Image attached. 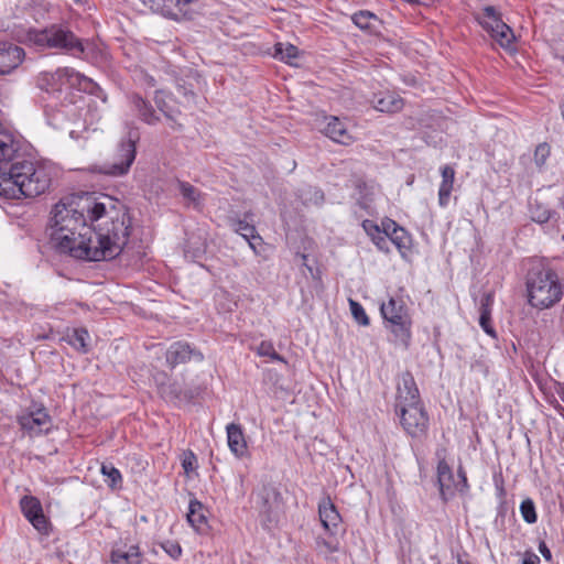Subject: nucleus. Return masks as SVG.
I'll use <instances>...</instances> for the list:
<instances>
[{"label": "nucleus", "instance_id": "5", "mask_svg": "<svg viewBox=\"0 0 564 564\" xmlns=\"http://www.w3.org/2000/svg\"><path fill=\"white\" fill-rule=\"evenodd\" d=\"M33 41L36 45L63 50L74 56H79L84 53L82 41L70 30L61 25H52L36 32Z\"/></svg>", "mask_w": 564, "mask_h": 564}, {"label": "nucleus", "instance_id": "41", "mask_svg": "<svg viewBox=\"0 0 564 564\" xmlns=\"http://www.w3.org/2000/svg\"><path fill=\"white\" fill-rule=\"evenodd\" d=\"M551 150L549 144L540 143L534 151V162L538 166H542L550 156Z\"/></svg>", "mask_w": 564, "mask_h": 564}, {"label": "nucleus", "instance_id": "13", "mask_svg": "<svg viewBox=\"0 0 564 564\" xmlns=\"http://www.w3.org/2000/svg\"><path fill=\"white\" fill-rule=\"evenodd\" d=\"M25 56L24 50L11 42H0V75H8L17 69Z\"/></svg>", "mask_w": 564, "mask_h": 564}, {"label": "nucleus", "instance_id": "51", "mask_svg": "<svg viewBox=\"0 0 564 564\" xmlns=\"http://www.w3.org/2000/svg\"><path fill=\"white\" fill-rule=\"evenodd\" d=\"M560 397L564 401V386L560 390Z\"/></svg>", "mask_w": 564, "mask_h": 564}, {"label": "nucleus", "instance_id": "36", "mask_svg": "<svg viewBox=\"0 0 564 564\" xmlns=\"http://www.w3.org/2000/svg\"><path fill=\"white\" fill-rule=\"evenodd\" d=\"M101 474L108 478L111 488L117 487V485L121 482L122 478L120 471L111 464H102Z\"/></svg>", "mask_w": 564, "mask_h": 564}, {"label": "nucleus", "instance_id": "10", "mask_svg": "<svg viewBox=\"0 0 564 564\" xmlns=\"http://www.w3.org/2000/svg\"><path fill=\"white\" fill-rule=\"evenodd\" d=\"M18 422L23 431L30 436L47 433L51 430L52 421L45 408L33 404L25 409L19 416Z\"/></svg>", "mask_w": 564, "mask_h": 564}, {"label": "nucleus", "instance_id": "17", "mask_svg": "<svg viewBox=\"0 0 564 564\" xmlns=\"http://www.w3.org/2000/svg\"><path fill=\"white\" fill-rule=\"evenodd\" d=\"M191 3L192 0H162L158 12L176 21L189 20L192 19Z\"/></svg>", "mask_w": 564, "mask_h": 564}, {"label": "nucleus", "instance_id": "15", "mask_svg": "<svg viewBox=\"0 0 564 564\" xmlns=\"http://www.w3.org/2000/svg\"><path fill=\"white\" fill-rule=\"evenodd\" d=\"M192 359L200 361L203 360V355L192 349L186 343H174L166 351V361L172 367Z\"/></svg>", "mask_w": 564, "mask_h": 564}, {"label": "nucleus", "instance_id": "21", "mask_svg": "<svg viewBox=\"0 0 564 564\" xmlns=\"http://www.w3.org/2000/svg\"><path fill=\"white\" fill-rule=\"evenodd\" d=\"M226 431L230 451L236 456L241 457L247 451V443L241 426L236 423H230L227 425Z\"/></svg>", "mask_w": 564, "mask_h": 564}, {"label": "nucleus", "instance_id": "20", "mask_svg": "<svg viewBox=\"0 0 564 564\" xmlns=\"http://www.w3.org/2000/svg\"><path fill=\"white\" fill-rule=\"evenodd\" d=\"M442 182L438 188V204L441 207H446L449 202L451 194L454 187L455 170L451 165H444L441 169Z\"/></svg>", "mask_w": 564, "mask_h": 564}, {"label": "nucleus", "instance_id": "14", "mask_svg": "<svg viewBox=\"0 0 564 564\" xmlns=\"http://www.w3.org/2000/svg\"><path fill=\"white\" fill-rule=\"evenodd\" d=\"M318 514L322 525L329 534H335L341 522V517L329 497L318 503Z\"/></svg>", "mask_w": 564, "mask_h": 564}, {"label": "nucleus", "instance_id": "2", "mask_svg": "<svg viewBox=\"0 0 564 564\" xmlns=\"http://www.w3.org/2000/svg\"><path fill=\"white\" fill-rule=\"evenodd\" d=\"M46 169L21 160L0 167V196L8 199L36 197L50 187Z\"/></svg>", "mask_w": 564, "mask_h": 564}, {"label": "nucleus", "instance_id": "25", "mask_svg": "<svg viewBox=\"0 0 564 564\" xmlns=\"http://www.w3.org/2000/svg\"><path fill=\"white\" fill-rule=\"evenodd\" d=\"M207 510L203 506L200 501L197 499H192L188 505V512L186 514L188 523L195 529L197 532L204 531L207 527Z\"/></svg>", "mask_w": 564, "mask_h": 564}, {"label": "nucleus", "instance_id": "35", "mask_svg": "<svg viewBox=\"0 0 564 564\" xmlns=\"http://www.w3.org/2000/svg\"><path fill=\"white\" fill-rule=\"evenodd\" d=\"M520 512H521L523 520L527 523L533 524L536 522L538 516H536V511H535V506H534V502L530 498H528L521 502Z\"/></svg>", "mask_w": 564, "mask_h": 564}, {"label": "nucleus", "instance_id": "33", "mask_svg": "<svg viewBox=\"0 0 564 564\" xmlns=\"http://www.w3.org/2000/svg\"><path fill=\"white\" fill-rule=\"evenodd\" d=\"M297 55V47L290 43H276L274 45V57L281 59L282 62L292 64V59L296 58Z\"/></svg>", "mask_w": 564, "mask_h": 564}, {"label": "nucleus", "instance_id": "31", "mask_svg": "<svg viewBox=\"0 0 564 564\" xmlns=\"http://www.w3.org/2000/svg\"><path fill=\"white\" fill-rule=\"evenodd\" d=\"M178 189L183 198L192 204L194 207H198L202 202V193L187 182L178 181Z\"/></svg>", "mask_w": 564, "mask_h": 564}, {"label": "nucleus", "instance_id": "30", "mask_svg": "<svg viewBox=\"0 0 564 564\" xmlns=\"http://www.w3.org/2000/svg\"><path fill=\"white\" fill-rule=\"evenodd\" d=\"M529 213L531 220L540 225L546 224L555 214L546 205L538 200L530 204Z\"/></svg>", "mask_w": 564, "mask_h": 564}, {"label": "nucleus", "instance_id": "12", "mask_svg": "<svg viewBox=\"0 0 564 564\" xmlns=\"http://www.w3.org/2000/svg\"><path fill=\"white\" fill-rule=\"evenodd\" d=\"M23 516L42 534H48L50 522L43 512L40 500L33 496H24L20 500Z\"/></svg>", "mask_w": 564, "mask_h": 564}, {"label": "nucleus", "instance_id": "8", "mask_svg": "<svg viewBox=\"0 0 564 564\" xmlns=\"http://www.w3.org/2000/svg\"><path fill=\"white\" fill-rule=\"evenodd\" d=\"M281 508V494L273 487L265 486L258 495V511L261 525L271 530L278 524Z\"/></svg>", "mask_w": 564, "mask_h": 564}, {"label": "nucleus", "instance_id": "28", "mask_svg": "<svg viewBox=\"0 0 564 564\" xmlns=\"http://www.w3.org/2000/svg\"><path fill=\"white\" fill-rule=\"evenodd\" d=\"M362 227L379 250L389 252L390 239L377 224L367 219L362 223Z\"/></svg>", "mask_w": 564, "mask_h": 564}, {"label": "nucleus", "instance_id": "34", "mask_svg": "<svg viewBox=\"0 0 564 564\" xmlns=\"http://www.w3.org/2000/svg\"><path fill=\"white\" fill-rule=\"evenodd\" d=\"M88 339L89 334L84 328L74 329L70 335H68V343L82 352L88 351Z\"/></svg>", "mask_w": 564, "mask_h": 564}, {"label": "nucleus", "instance_id": "22", "mask_svg": "<svg viewBox=\"0 0 564 564\" xmlns=\"http://www.w3.org/2000/svg\"><path fill=\"white\" fill-rule=\"evenodd\" d=\"M399 392V403L398 405H402L404 403H421L419 389L415 384V381L410 373H404L402 377V384L398 388Z\"/></svg>", "mask_w": 564, "mask_h": 564}, {"label": "nucleus", "instance_id": "3", "mask_svg": "<svg viewBox=\"0 0 564 564\" xmlns=\"http://www.w3.org/2000/svg\"><path fill=\"white\" fill-rule=\"evenodd\" d=\"M528 303L538 310H547L558 303L564 288L557 273L550 268H540L527 276Z\"/></svg>", "mask_w": 564, "mask_h": 564}, {"label": "nucleus", "instance_id": "26", "mask_svg": "<svg viewBox=\"0 0 564 564\" xmlns=\"http://www.w3.org/2000/svg\"><path fill=\"white\" fill-rule=\"evenodd\" d=\"M130 100L133 110L142 121L148 124H155L159 122L160 118L155 115V111L149 101L138 95L131 96Z\"/></svg>", "mask_w": 564, "mask_h": 564}, {"label": "nucleus", "instance_id": "48", "mask_svg": "<svg viewBox=\"0 0 564 564\" xmlns=\"http://www.w3.org/2000/svg\"><path fill=\"white\" fill-rule=\"evenodd\" d=\"M539 552L542 554L546 562H552V553L544 541L539 543Z\"/></svg>", "mask_w": 564, "mask_h": 564}, {"label": "nucleus", "instance_id": "47", "mask_svg": "<svg viewBox=\"0 0 564 564\" xmlns=\"http://www.w3.org/2000/svg\"><path fill=\"white\" fill-rule=\"evenodd\" d=\"M403 236H404V234H401V232H397V234L391 232V235L389 237L390 242H393L400 249L405 246V243L403 241Z\"/></svg>", "mask_w": 564, "mask_h": 564}, {"label": "nucleus", "instance_id": "7", "mask_svg": "<svg viewBox=\"0 0 564 564\" xmlns=\"http://www.w3.org/2000/svg\"><path fill=\"white\" fill-rule=\"evenodd\" d=\"M135 159V142L128 138L119 143L112 159L100 166V172L109 176L126 175Z\"/></svg>", "mask_w": 564, "mask_h": 564}, {"label": "nucleus", "instance_id": "52", "mask_svg": "<svg viewBox=\"0 0 564 564\" xmlns=\"http://www.w3.org/2000/svg\"><path fill=\"white\" fill-rule=\"evenodd\" d=\"M301 258L303 260V263L305 264V261L307 260V256L306 254H302Z\"/></svg>", "mask_w": 564, "mask_h": 564}, {"label": "nucleus", "instance_id": "27", "mask_svg": "<svg viewBox=\"0 0 564 564\" xmlns=\"http://www.w3.org/2000/svg\"><path fill=\"white\" fill-rule=\"evenodd\" d=\"M390 323V329L393 334L394 344L408 348L411 339V319L410 317L402 318L401 321H393Z\"/></svg>", "mask_w": 564, "mask_h": 564}, {"label": "nucleus", "instance_id": "40", "mask_svg": "<svg viewBox=\"0 0 564 564\" xmlns=\"http://www.w3.org/2000/svg\"><path fill=\"white\" fill-rule=\"evenodd\" d=\"M260 356L270 357L273 360H283V358L275 351L272 343L261 341L257 348Z\"/></svg>", "mask_w": 564, "mask_h": 564}, {"label": "nucleus", "instance_id": "37", "mask_svg": "<svg viewBox=\"0 0 564 564\" xmlns=\"http://www.w3.org/2000/svg\"><path fill=\"white\" fill-rule=\"evenodd\" d=\"M349 306H350L351 314L357 323H359L362 326L369 325V317L367 316L361 304H359L358 302L350 299Z\"/></svg>", "mask_w": 564, "mask_h": 564}, {"label": "nucleus", "instance_id": "11", "mask_svg": "<svg viewBox=\"0 0 564 564\" xmlns=\"http://www.w3.org/2000/svg\"><path fill=\"white\" fill-rule=\"evenodd\" d=\"M65 83L69 85L91 84L93 82L70 67L56 69L54 73L43 72L37 77V85L41 89L55 90Z\"/></svg>", "mask_w": 564, "mask_h": 564}, {"label": "nucleus", "instance_id": "53", "mask_svg": "<svg viewBox=\"0 0 564 564\" xmlns=\"http://www.w3.org/2000/svg\"><path fill=\"white\" fill-rule=\"evenodd\" d=\"M458 563H459V564H469V563H464V562H462V561H459Z\"/></svg>", "mask_w": 564, "mask_h": 564}, {"label": "nucleus", "instance_id": "19", "mask_svg": "<svg viewBox=\"0 0 564 564\" xmlns=\"http://www.w3.org/2000/svg\"><path fill=\"white\" fill-rule=\"evenodd\" d=\"M372 104L378 111L393 113L400 111L403 106V99L394 93H383L375 95Z\"/></svg>", "mask_w": 564, "mask_h": 564}, {"label": "nucleus", "instance_id": "46", "mask_svg": "<svg viewBox=\"0 0 564 564\" xmlns=\"http://www.w3.org/2000/svg\"><path fill=\"white\" fill-rule=\"evenodd\" d=\"M457 488L458 492H465L468 489L467 476L463 466H459L457 469Z\"/></svg>", "mask_w": 564, "mask_h": 564}, {"label": "nucleus", "instance_id": "49", "mask_svg": "<svg viewBox=\"0 0 564 564\" xmlns=\"http://www.w3.org/2000/svg\"><path fill=\"white\" fill-rule=\"evenodd\" d=\"M522 564H540V557L534 553H527Z\"/></svg>", "mask_w": 564, "mask_h": 564}, {"label": "nucleus", "instance_id": "45", "mask_svg": "<svg viewBox=\"0 0 564 564\" xmlns=\"http://www.w3.org/2000/svg\"><path fill=\"white\" fill-rule=\"evenodd\" d=\"M479 324L484 332L492 337H496V332L491 325V316L490 315H480Z\"/></svg>", "mask_w": 564, "mask_h": 564}, {"label": "nucleus", "instance_id": "44", "mask_svg": "<svg viewBox=\"0 0 564 564\" xmlns=\"http://www.w3.org/2000/svg\"><path fill=\"white\" fill-rule=\"evenodd\" d=\"M382 227H383L382 231L384 235H387L388 238L390 237L391 232L404 234V230L402 228H400L394 220L389 219V218L382 220Z\"/></svg>", "mask_w": 564, "mask_h": 564}, {"label": "nucleus", "instance_id": "9", "mask_svg": "<svg viewBox=\"0 0 564 564\" xmlns=\"http://www.w3.org/2000/svg\"><path fill=\"white\" fill-rule=\"evenodd\" d=\"M400 421L405 432L412 437L423 436L427 430L429 416L421 403L399 405Z\"/></svg>", "mask_w": 564, "mask_h": 564}, {"label": "nucleus", "instance_id": "6", "mask_svg": "<svg viewBox=\"0 0 564 564\" xmlns=\"http://www.w3.org/2000/svg\"><path fill=\"white\" fill-rule=\"evenodd\" d=\"M476 20L503 48L510 50L516 36L512 29L502 20L501 13L492 6H487L477 13Z\"/></svg>", "mask_w": 564, "mask_h": 564}, {"label": "nucleus", "instance_id": "39", "mask_svg": "<svg viewBox=\"0 0 564 564\" xmlns=\"http://www.w3.org/2000/svg\"><path fill=\"white\" fill-rule=\"evenodd\" d=\"M182 467L184 473L189 476L197 468V458L192 451H187L183 454Z\"/></svg>", "mask_w": 564, "mask_h": 564}, {"label": "nucleus", "instance_id": "18", "mask_svg": "<svg viewBox=\"0 0 564 564\" xmlns=\"http://www.w3.org/2000/svg\"><path fill=\"white\" fill-rule=\"evenodd\" d=\"M323 132L330 140L343 145H349L354 142V138L347 130L345 123L341 122L337 117L328 118Z\"/></svg>", "mask_w": 564, "mask_h": 564}, {"label": "nucleus", "instance_id": "29", "mask_svg": "<svg viewBox=\"0 0 564 564\" xmlns=\"http://www.w3.org/2000/svg\"><path fill=\"white\" fill-rule=\"evenodd\" d=\"M235 231L248 240L250 248L257 252V245L262 242V238L257 234L254 226L243 220H238Z\"/></svg>", "mask_w": 564, "mask_h": 564}, {"label": "nucleus", "instance_id": "23", "mask_svg": "<svg viewBox=\"0 0 564 564\" xmlns=\"http://www.w3.org/2000/svg\"><path fill=\"white\" fill-rule=\"evenodd\" d=\"M141 557L138 545L115 547L110 556L112 564H141Z\"/></svg>", "mask_w": 564, "mask_h": 564}, {"label": "nucleus", "instance_id": "4", "mask_svg": "<svg viewBox=\"0 0 564 564\" xmlns=\"http://www.w3.org/2000/svg\"><path fill=\"white\" fill-rule=\"evenodd\" d=\"M175 94H167L164 89L155 91L154 100L160 111L167 120L173 122L172 128L182 129V124L176 122V117L182 113V108L187 109L196 104V96L185 84L175 82Z\"/></svg>", "mask_w": 564, "mask_h": 564}, {"label": "nucleus", "instance_id": "50", "mask_svg": "<svg viewBox=\"0 0 564 564\" xmlns=\"http://www.w3.org/2000/svg\"><path fill=\"white\" fill-rule=\"evenodd\" d=\"M145 6H148L152 11L158 12L162 0H141Z\"/></svg>", "mask_w": 564, "mask_h": 564}, {"label": "nucleus", "instance_id": "43", "mask_svg": "<svg viewBox=\"0 0 564 564\" xmlns=\"http://www.w3.org/2000/svg\"><path fill=\"white\" fill-rule=\"evenodd\" d=\"M494 303V295L491 293H486L481 297L480 301V315H490L491 316V306Z\"/></svg>", "mask_w": 564, "mask_h": 564}, {"label": "nucleus", "instance_id": "16", "mask_svg": "<svg viewBox=\"0 0 564 564\" xmlns=\"http://www.w3.org/2000/svg\"><path fill=\"white\" fill-rule=\"evenodd\" d=\"M437 481L442 498L447 500L453 497L457 488V480L455 479L452 468L445 459H441L437 464Z\"/></svg>", "mask_w": 564, "mask_h": 564}, {"label": "nucleus", "instance_id": "32", "mask_svg": "<svg viewBox=\"0 0 564 564\" xmlns=\"http://www.w3.org/2000/svg\"><path fill=\"white\" fill-rule=\"evenodd\" d=\"M352 21L359 29L372 31L379 19L370 11H359L352 15Z\"/></svg>", "mask_w": 564, "mask_h": 564}, {"label": "nucleus", "instance_id": "24", "mask_svg": "<svg viewBox=\"0 0 564 564\" xmlns=\"http://www.w3.org/2000/svg\"><path fill=\"white\" fill-rule=\"evenodd\" d=\"M381 314L387 322L401 321L410 317L408 308L401 299L391 297L388 303H383L380 307Z\"/></svg>", "mask_w": 564, "mask_h": 564}, {"label": "nucleus", "instance_id": "42", "mask_svg": "<svg viewBox=\"0 0 564 564\" xmlns=\"http://www.w3.org/2000/svg\"><path fill=\"white\" fill-rule=\"evenodd\" d=\"M161 546L174 560H177L182 554V547L176 541H165Z\"/></svg>", "mask_w": 564, "mask_h": 564}, {"label": "nucleus", "instance_id": "1", "mask_svg": "<svg viewBox=\"0 0 564 564\" xmlns=\"http://www.w3.org/2000/svg\"><path fill=\"white\" fill-rule=\"evenodd\" d=\"M51 240L63 253L87 261L118 257L131 232L128 214L112 200L91 195L62 198L51 212Z\"/></svg>", "mask_w": 564, "mask_h": 564}, {"label": "nucleus", "instance_id": "38", "mask_svg": "<svg viewBox=\"0 0 564 564\" xmlns=\"http://www.w3.org/2000/svg\"><path fill=\"white\" fill-rule=\"evenodd\" d=\"M315 543L316 550L324 555L339 551V543L337 541H327L326 539L318 536L316 538Z\"/></svg>", "mask_w": 564, "mask_h": 564}]
</instances>
